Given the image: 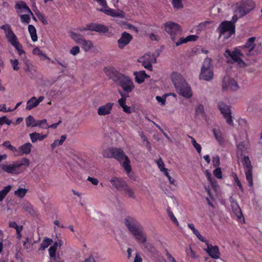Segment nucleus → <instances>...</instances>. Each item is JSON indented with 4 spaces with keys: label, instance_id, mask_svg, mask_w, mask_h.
<instances>
[{
    "label": "nucleus",
    "instance_id": "1",
    "mask_svg": "<svg viewBox=\"0 0 262 262\" xmlns=\"http://www.w3.org/2000/svg\"><path fill=\"white\" fill-rule=\"evenodd\" d=\"M103 154L105 157H113L118 160L126 171L127 176L130 178L131 177L132 168L130 165V160L121 149L109 148L107 150H105Z\"/></svg>",
    "mask_w": 262,
    "mask_h": 262
},
{
    "label": "nucleus",
    "instance_id": "2",
    "mask_svg": "<svg viewBox=\"0 0 262 262\" xmlns=\"http://www.w3.org/2000/svg\"><path fill=\"white\" fill-rule=\"evenodd\" d=\"M171 79L177 92L186 98H190L193 93L190 85L186 82L181 74L173 72L171 74Z\"/></svg>",
    "mask_w": 262,
    "mask_h": 262
},
{
    "label": "nucleus",
    "instance_id": "3",
    "mask_svg": "<svg viewBox=\"0 0 262 262\" xmlns=\"http://www.w3.org/2000/svg\"><path fill=\"white\" fill-rule=\"evenodd\" d=\"M126 226L139 243L144 244L146 241V235L143 232L141 224L135 219L127 217L124 221Z\"/></svg>",
    "mask_w": 262,
    "mask_h": 262
},
{
    "label": "nucleus",
    "instance_id": "4",
    "mask_svg": "<svg viewBox=\"0 0 262 262\" xmlns=\"http://www.w3.org/2000/svg\"><path fill=\"white\" fill-rule=\"evenodd\" d=\"M30 161L26 158H22L11 164L5 163L0 165L2 169L9 174H18L24 171V167H28Z\"/></svg>",
    "mask_w": 262,
    "mask_h": 262
},
{
    "label": "nucleus",
    "instance_id": "5",
    "mask_svg": "<svg viewBox=\"0 0 262 262\" xmlns=\"http://www.w3.org/2000/svg\"><path fill=\"white\" fill-rule=\"evenodd\" d=\"M220 37L225 43L228 42V39L235 32V26L231 21H224L218 28Z\"/></svg>",
    "mask_w": 262,
    "mask_h": 262
},
{
    "label": "nucleus",
    "instance_id": "6",
    "mask_svg": "<svg viewBox=\"0 0 262 262\" xmlns=\"http://www.w3.org/2000/svg\"><path fill=\"white\" fill-rule=\"evenodd\" d=\"M214 75L212 60L209 58H206L203 61L201 72L199 74V79L205 81H210Z\"/></svg>",
    "mask_w": 262,
    "mask_h": 262
},
{
    "label": "nucleus",
    "instance_id": "7",
    "mask_svg": "<svg viewBox=\"0 0 262 262\" xmlns=\"http://www.w3.org/2000/svg\"><path fill=\"white\" fill-rule=\"evenodd\" d=\"M224 55L229 62L236 63L241 67H243L245 65L243 60L244 55L237 49H235L232 52L227 50L225 52Z\"/></svg>",
    "mask_w": 262,
    "mask_h": 262
},
{
    "label": "nucleus",
    "instance_id": "8",
    "mask_svg": "<svg viewBox=\"0 0 262 262\" xmlns=\"http://www.w3.org/2000/svg\"><path fill=\"white\" fill-rule=\"evenodd\" d=\"M116 81L126 92H131L135 88L133 81L128 76L118 74Z\"/></svg>",
    "mask_w": 262,
    "mask_h": 262
},
{
    "label": "nucleus",
    "instance_id": "9",
    "mask_svg": "<svg viewBox=\"0 0 262 262\" xmlns=\"http://www.w3.org/2000/svg\"><path fill=\"white\" fill-rule=\"evenodd\" d=\"M243 165L244 171L246 177V180L249 185L251 187L253 186L252 179V169L253 167L251 165V161L248 156H244L242 160Z\"/></svg>",
    "mask_w": 262,
    "mask_h": 262
},
{
    "label": "nucleus",
    "instance_id": "10",
    "mask_svg": "<svg viewBox=\"0 0 262 262\" xmlns=\"http://www.w3.org/2000/svg\"><path fill=\"white\" fill-rule=\"evenodd\" d=\"M0 28L4 31L5 37L7 41L12 46H14L19 42L18 39L16 35L13 32L9 24L2 25Z\"/></svg>",
    "mask_w": 262,
    "mask_h": 262
},
{
    "label": "nucleus",
    "instance_id": "11",
    "mask_svg": "<svg viewBox=\"0 0 262 262\" xmlns=\"http://www.w3.org/2000/svg\"><path fill=\"white\" fill-rule=\"evenodd\" d=\"M88 30L105 33L108 31V28L107 27L103 25L92 23L77 29V31L79 32H83V31Z\"/></svg>",
    "mask_w": 262,
    "mask_h": 262
},
{
    "label": "nucleus",
    "instance_id": "12",
    "mask_svg": "<svg viewBox=\"0 0 262 262\" xmlns=\"http://www.w3.org/2000/svg\"><path fill=\"white\" fill-rule=\"evenodd\" d=\"M218 106L226 122L229 125L233 126V120L231 116V112L230 107L223 102H220Z\"/></svg>",
    "mask_w": 262,
    "mask_h": 262
},
{
    "label": "nucleus",
    "instance_id": "13",
    "mask_svg": "<svg viewBox=\"0 0 262 262\" xmlns=\"http://www.w3.org/2000/svg\"><path fill=\"white\" fill-rule=\"evenodd\" d=\"M139 61L142 62V65L145 69L151 71L152 64L157 62L156 57L154 54L146 53L142 57H140Z\"/></svg>",
    "mask_w": 262,
    "mask_h": 262
},
{
    "label": "nucleus",
    "instance_id": "14",
    "mask_svg": "<svg viewBox=\"0 0 262 262\" xmlns=\"http://www.w3.org/2000/svg\"><path fill=\"white\" fill-rule=\"evenodd\" d=\"M165 31L170 35L173 41H175L176 35L180 30V26L176 23L168 21L164 24Z\"/></svg>",
    "mask_w": 262,
    "mask_h": 262
},
{
    "label": "nucleus",
    "instance_id": "15",
    "mask_svg": "<svg viewBox=\"0 0 262 262\" xmlns=\"http://www.w3.org/2000/svg\"><path fill=\"white\" fill-rule=\"evenodd\" d=\"M255 6V3L252 1H248L242 3L238 6L236 12L241 16H244L252 10Z\"/></svg>",
    "mask_w": 262,
    "mask_h": 262
},
{
    "label": "nucleus",
    "instance_id": "16",
    "mask_svg": "<svg viewBox=\"0 0 262 262\" xmlns=\"http://www.w3.org/2000/svg\"><path fill=\"white\" fill-rule=\"evenodd\" d=\"M239 86L237 82L233 78L229 77H225L223 81V89L225 91L231 90L236 91Z\"/></svg>",
    "mask_w": 262,
    "mask_h": 262
},
{
    "label": "nucleus",
    "instance_id": "17",
    "mask_svg": "<svg viewBox=\"0 0 262 262\" xmlns=\"http://www.w3.org/2000/svg\"><path fill=\"white\" fill-rule=\"evenodd\" d=\"M206 245V248L204 249L205 251L212 258L217 259L220 258L221 254L219 248L217 246H213L209 244L207 241L205 243Z\"/></svg>",
    "mask_w": 262,
    "mask_h": 262
},
{
    "label": "nucleus",
    "instance_id": "18",
    "mask_svg": "<svg viewBox=\"0 0 262 262\" xmlns=\"http://www.w3.org/2000/svg\"><path fill=\"white\" fill-rule=\"evenodd\" d=\"M113 106L114 103L111 102L100 105L97 109L98 115L100 116L110 115L112 112Z\"/></svg>",
    "mask_w": 262,
    "mask_h": 262
},
{
    "label": "nucleus",
    "instance_id": "19",
    "mask_svg": "<svg viewBox=\"0 0 262 262\" xmlns=\"http://www.w3.org/2000/svg\"><path fill=\"white\" fill-rule=\"evenodd\" d=\"M133 38L132 36L127 33L123 32L121 37L118 40V47L120 49H123L125 46L127 45Z\"/></svg>",
    "mask_w": 262,
    "mask_h": 262
},
{
    "label": "nucleus",
    "instance_id": "20",
    "mask_svg": "<svg viewBox=\"0 0 262 262\" xmlns=\"http://www.w3.org/2000/svg\"><path fill=\"white\" fill-rule=\"evenodd\" d=\"M45 99L43 96H40L38 98H36L35 97H32L27 102L26 109L27 110H31L32 108L37 106L39 104L42 102Z\"/></svg>",
    "mask_w": 262,
    "mask_h": 262
},
{
    "label": "nucleus",
    "instance_id": "21",
    "mask_svg": "<svg viewBox=\"0 0 262 262\" xmlns=\"http://www.w3.org/2000/svg\"><path fill=\"white\" fill-rule=\"evenodd\" d=\"M110 181L112 186L118 191H122L123 187L126 183L122 178L116 177H112Z\"/></svg>",
    "mask_w": 262,
    "mask_h": 262
},
{
    "label": "nucleus",
    "instance_id": "22",
    "mask_svg": "<svg viewBox=\"0 0 262 262\" xmlns=\"http://www.w3.org/2000/svg\"><path fill=\"white\" fill-rule=\"evenodd\" d=\"M15 8L17 9V13L18 14L29 13L30 15L33 16V14L30 8L27 6L26 4L23 2L20 1L17 2Z\"/></svg>",
    "mask_w": 262,
    "mask_h": 262
},
{
    "label": "nucleus",
    "instance_id": "23",
    "mask_svg": "<svg viewBox=\"0 0 262 262\" xmlns=\"http://www.w3.org/2000/svg\"><path fill=\"white\" fill-rule=\"evenodd\" d=\"M231 203V208L234 214L236 215L239 221L243 222L244 221V218L243 216L241 209L237 203L234 200H232Z\"/></svg>",
    "mask_w": 262,
    "mask_h": 262
},
{
    "label": "nucleus",
    "instance_id": "24",
    "mask_svg": "<svg viewBox=\"0 0 262 262\" xmlns=\"http://www.w3.org/2000/svg\"><path fill=\"white\" fill-rule=\"evenodd\" d=\"M212 132L215 140L220 144L223 145L224 143V139L220 127L219 126H214L212 128Z\"/></svg>",
    "mask_w": 262,
    "mask_h": 262
},
{
    "label": "nucleus",
    "instance_id": "25",
    "mask_svg": "<svg viewBox=\"0 0 262 262\" xmlns=\"http://www.w3.org/2000/svg\"><path fill=\"white\" fill-rule=\"evenodd\" d=\"M107 6L105 8L103 7V8L98 9V10L100 11L103 12L106 14L111 16H118L120 17H124V13L122 11L120 12H116L112 9H106Z\"/></svg>",
    "mask_w": 262,
    "mask_h": 262
},
{
    "label": "nucleus",
    "instance_id": "26",
    "mask_svg": "<svg viewBox=\"0 0 262 262\" xmlns=\"http://www.w3.org/2000/svg\"><path fill=\"white\" fill-rule=\"evenodd\" d=\"M126 97L122 96V97L118 100V103L119 105L122 108L123 111L127 114H131L134 112V108L130 106H127L126 104Z\"/></svg>",
    "mask_w": 262,
    "mask_h": 262
},
{
    "label": "nucleus",
    "instance_id": "27",
    "mask_svg": "<svg viewBox=\"0 0 262 262\" xmlns=\"http://www.w3.org/2000/svg\"><path fill=\"white\" fill-rule=\"evenodd\" d=\"M30 140L32 143L41 141L47 137V135L34 132L29 134Z\"/></svg>",
    "mask_w": 262,
    "mask_h": 262
},
{
    "label": "nucleus",
    "instance_id": "28",
    "mask_svg": "<svg viewBox=\"0 0 262 262\" xmlns=\"http://www.w3.org/2000/svg\"><path fill=\"white\" fill-rule=\"evenodd\" d=\"M32 53L35 55L38 56L41 60H47L48 62H50L51 60V59L38 47H35L33 49Z\"/></svg>",
    "mask_w": 262,
    "mask_h": 262
},
{
    "label": "nucleus",
    "instance_id": "29",
    "mask_svg": "<svg viewBox=\"0 0 262 262\" xmlns=\"http://www.w3.org/2000/svg\"><path fill=\"white\" fill-rule=\"evenodd\" d=\"M32 145L30 142H27L23 145H21L18 150L21 153V155H29L31 151Z\"/></svg>",
    "mask_w": 262,
    "mask_h": 262
},
{
    "label": "nucleus",
    "instance_id": "30",
    "mask_svg": "<svg viewBox=\"0 0 262 262\" xmlns=\"http://www.w3.org/2000/svg\"><path fill=\"white\" fill-rule=\"evenodd\" d=\"M84 52H89L94 48L93 43L91 40H86L84 38L80 44Z\"/></svg>",
    "mask_w": 262,
    "mask_h": 262
},
{
    "label": "nucleus",
    "instance_id": "31",
    "mask_svg": "<svg viewBox=\"0 0 262 262\" xmlns=\"http://www.w3.org/2000/svg\"><path fill=\"white\" fill-rule=\"evenodd\" d=\"M187 226L200 241L203 243H206L207 241L206 239L203 236H202L200 233L199 231L196 229H195L193 224L188 223L187 224Z\"/></svg>",
    "mask_w": 262,
    "mask_h": 262
},
{
    "label": "nucleus",
    "instance_id": "32",
    "mask_svg": "<svg viewBox=\"0 0 262 262\" xmlns=\"http://www.w3.org/2000/svg\"><path fill=\"white\" fill-rule=\"evenodd\" d=\"M69 36L76 43L80 44L84 39V37L80 34L79 32L70 31Z\"/></svg>",
    "mask_w": 262,
    "mask_h": 262
},
{
    "label": "nucleus",
    "instance_id": "33",
    "mask_svg": "<svg viewBox=\"0 0 262 262\" xmlns=\"http://www.w3.org/2000/svg\"><path fill=\"white\" fill-rule=\"evenodd\" d=\"M136 81L138 83H142L147 77V75L144 71L139 72H134Z\"/></svg>",
    "mask_w": 262,
    "mask_h": 262
},
{
    "label": "nucleus",
    "instance_id": "34",
    "mask_svg": "<svg viewBox=\"0 0 262 262\" xmlns=\"http://www.w3.org/2000/svg\"><path fill=\"white\" fill-rule=\"evenodd\" d=\"M28 29L32 40L34 42L37 41L38 37L36 33V30L34 26L32 25H29Z\"/></svg>",
    "mask_w": 262,
    "mask_h": 262
},
{
    "label": "nucleus",
    "instance_id": "35",
    "mask_svg": "<svg viewBox=\"0 0 262 262\" xmlns=\"http://www.w3.org/2000/svg\"><path fill=\"white\" fill-rule=\"evenodd\" d=\"M255 37L250 38L245 45V50L248 51L249 53L252 51L254 48Z\"/></svg>",
    "mask_w": 262,
    "mask_h": 262
},
{
    "label": "nucleus",
    "instance_id": "36",
    "mask_svg": "<svg viewBox=\"0 0 262 262\" xmlns=\"http://www.w3.org/2000/svg\"><path fill=\"white\" fill-rule=\"evenodd\" d=\"M122 191H123L125 194L127 195L128 196L132 198H135L133 189L127 183L125 184Z\"/></svg>",
    "mask_w": 262,
    "mask_h": 262
},
{
    "label": "nucleus",
    "instance_id": "37",
    "mask_svg": "<svg viewBox=\"0 0 262 262\" xmlns=\"http://www.w3.org/2000/svg\"><path fill=\"white\" fill-rule=\"evenodd\" d=\"M21 208L25 211L28 212L31 214L34 213L35 211L32 205L28 202H24L21 204Z\"/></svg>",
    "mask_w": 262,
    "mask_h": 262
},
{
    "label": "nucleus",
    "instance_id": "38",
    "mask_svg": "<svg viewBox=\"0 0 262 262\" xmlns=\"http://www.w3.org/2000/svg\"><path fill=\"white\" fill-rule=\"evenodd\" d=\"M26 126L29 127H36L37 120L31 115H29L25 119Z\"/></svg>",
    "mask_w": 262,
    "mask_h": 262
},
{
    "label": "nucleus",
    "instance_id": "39",
    "mask_svg": "<svg viewBox=\"0 0 262 262\" xmlns=\"http://www.w3.org/2000/svg\"><path fill=\"white\" fill-rule=\"evenodd\" d=\"M67 138V136L66 135H62L60 137V139H56L54 141V142L51 144V147L52 149H54L56 147H58L63 144L64 141L66 140Z\"/></svg>",
    "mask_w": 262,
    "mask_h": 262
},
{
    "label": "nucleus",
    "instance_id": "40",
    "mask_svg": "<svg viewBox=\"0 0 262 262\" xmlns=\"http://www.w3.org/2000/svg\"><path fill=\"white\" fill-rule=\"evenodd\" d=\"M156 163L160 171L162 172L164 174L168 172V169L165 167V164L161 158L156 160Z\"/></svg>",
    "mask_w": 262,
    "mask_h": 262
},
{
    "label": "nucleus",
    "instance_id": "41",
    "mask_svg": "<svg viewBox=\"0 0 262 262\" xmlns=\"http://www.w3.org/2000/svg\"><path fill=\"white\" fill-rule=\"evenodd\" d=\"M11 186L8 185L0 191V202H2L4 200L5 196L11 189Z\"/></svg>",
    "mask_w": 262,
    "mask_h": 262
},
{
    "label": "nucleus",
    "instance_id": "42",
    "mask_svg": "<svg viewBox=\"0 0 262 262\" xmlns=\"http://www.w3.org/2000/svg\"><path fill=\"white\" fill-rule=\"evenodd\" d=\"M28 190L24 188H19L14 191V195L19 198H23L26 194Z\"/></svg>",
    "mask_w": 262,
    "mask_h": 262
},
{
    "label": "nucleus",
    "instance_id": "43",
    "mask_svg": "<svg viewBox=\"0 0 262 262\" xmlns=\"http://www.w3.org/2000/svg\"><path fill=\"white\" fill-rule=\"evenodd\" d=\"M20 15V18L21 22L23 24H28L30 22V15L29 13L21 14Z\"/></svg>",
    "mask_w": 262,
    "mask_h": 262
},
{
    "label": "nucleus",
    "instance_id": "44",
    "mask_svg": "<svg viewBox=\"0 0 262 262\" xmlns=\"http://www.w3.org/2000/svg\"><path fill=\"white\" fill-rule=\"evenodd\" d=\"M58 246V244L57 243H55L53 244V245H52L51 247H50V248L49 249V255L51 258H55L56 252Z\"/></svg>",
    "mask_w": 262,
    "mask_h": 262
},
{
    "label": "nucleus",
    "instance_id": "45",
    "mask_svg": "<svg viewBox=\"0 0 262 262\" xmlns=\"http://www.w3.org/2000/svg\"><path fill=\"white\" fill-rule=\"evenodd\" d=\"M48 125L47 120L46 119L37 120L36 127L37 126L40 128L45 129L47 128Z\"/></svg>",
    "mask_w": 262,
    "mask_h": 262
},
{
    "label": "nucleus",
    "instance_id": "46",
    "mask_svg": "<svg viewBox=\"0 0 262 262\" xmlns=\"http://www.w3.org/2000/svg\"><path fill=\"white\" fill-rule=\"evenodd\" d=\"M36 15H37L38 18L41 21V23L43 25H47L48 24V21L43 14L40 12L37 9L34 11Z\"/></svg>",
    "mask_w": 262,
    "mask_h": 262
},
{
    "label": "nucleus",
    "instance_id": "47",
    "mask_svg": "<svg viewBox=\"0 0 262 262\" xmlns=\"http://www.w3.org/2000/svg\"><path fill=\"white\" fill-rule=\"evenodd\" d=\"M24 63L25 65V70L26 72L32 73L33 71H35L34 69V66L32 64H31V63L28 60H25Z\"/></svg>",
    "mask_w": 262,
    "mask_h": 262
},
{
    "label": "nucleus",
    "instance_id": "48",
    "mask_svg": "<svg viewBox=\"0 0 262 262\" xmlns=\"http://www.w3.org/2000/svg\"><path fill=\"white\" fill-rule=\"evenodd\" d=\"M52 243V240L49 238L45 239L40 245V249L42 250L48 247Z\"/></svg>",
    "mask_w": 262,
    "mask_h": 262
},
{
    "label": "nucleus",
    "instance_id": "49",
    "mask_svg": "<svg viewBox=\"0 0 262 262\" xmlns=\"http://www.w3.org/2000/svg\"><path fill=\"white\" fill-rule=\"evenodd\" d=\"M10 63L12 66V68L14 71H18L20 69L19 62L17 59H12L10 60Z\"/></svg>",
    "mask_w": 262,
    "mask_h": 262
},
{
    "label": "nucleus",
    "instance_id": "50",
    "mask_svg": "<svg viewBox=\"0 0 262 262\" xmlns=\"http://www.w3.org/2000/svg\"><path fill=\"white\" fill-rule=\"evenodd\" d=\"M192 144L194 148L196 150L199 154H200L202 150L201 146L200 144L198 143L196 140L192 137H190Z\"/></svg>",
    "mask_w": 262,
    "mask_h": 262
},
{
    "label": "nucleus",
    "instance_id": "51",
    "mask_svg": "<svg viewBox=\"0 0 262 262\" xmlns=\"http://www.w3.org/2000/svg\"><path fill=\"white\" fill-rule=\"evenodd\" d=\"M15 49L17 50L19 55L21 56L25 54V52L23 50L22 45L19 42L13 46Z\"/></svg>",
    "mask_w": 262,
    "mask_h": 262
},
{
    "label": "nucleus",
    "instance_id": "52",
    "mask_svg": "<svg viewBox=\"0 0 262 262\" xmlns=\"http://www.w3.org/2000/svg\"><path fill=\"white\" fill-rule=\"evenodd\" d=\"M172 4L174 8L177 9H181L183 7L181 0H172Z\"/></svg>",
    "mask_w": 262,
    "mask_h": 262
},
{
    "label": "nucleus",
    "instance_id": "53",
    "mask_svg": "<svg viewBox=\"0 0 262 262\" xmlns=\"http://www.w3.org/2000/svg\"><path fill=\"white\" fill-rule=\"evenodd\" d=\"M158 103L161 106H164L166 104V100L163 96H157L155 97Z\"/></svg>",
    "mask_w": 262,
    "mask_h": 262
},
{
    "label": "nucleus",
    "instance_id": "54",
    "mask_svg": "<svg viewBox=\"0 0 262 262\" xmlns=\"http://www.w3.org/2000/svg\"><path fill=\"white\" fill-rule=\"evenodd\" d=\"M195 113L197 115L203 116L204 115V106L199 105L195 108Z\"/></svg>",
    "mask_w": 262,
    "mask_h": 262
},
{
    "label": "nucleus",
    "instance_id": "55",
    "mask_svg": "<svg viewBox=\"0 0 262 262\" xmlns=\"http://www.w3.org/2000/svg\"><path fill=\"white\" fill-rule=\"evenodd\" d=\"M212 164L214 167H217L220 165V159L219 156H214L212 157Z\"/></svg>",
    "mask_w": 262,
    "mask_h": 262
},
{
    "label": "nucleus",
    "instance_id": "56",
    "mask_svg": "<svg viewBox=\"0 0 262 262\" xmlns=\"http://www.w3.org/2000/svg\"><path fill=\"white\" fill-rule=\"evenodd\" d=\"M80 53V48L75 46L73 47L70 50V53L73 56H76Z\"/></svg>",
    "mask_w": 262,
    "mask_h": 262
},
{
    "label": "nucleus",
    "instance_id": "57",
    "mask_svg": "<svg viewBox=\"0 0 262 262\" xmlns=\"http://www.w3.org/2000/svg\"><path fill=\"white\" fill-rule=\"evenodd\" d=\"M213 173L216 178L219 179L222 178V172L220 168L218 167L214 169L213 171Z\"/></svg>",
    "mask_w": 262,
    "mask_h": 262
},
{
    "label": "nucleus",
    "instance_id": "58",
    "mask_svg": "<svg viewBox=\"0 0 262 262\" xmlns=\"http://www.w3.org/2000/svg\"><path fill=\"white\" fill-rule=\"evenodd\" d=\"M3 145L5 147L9 148L10 150L12 151L13 152H16L17 151L16 148L11 145L10 142L9 141H5V142H4Z\"/></svg>",
    "mask_w": 262,
    "mask_h": 262
},
{
    "label": "nucleus",
    "instance_id": "59",
    "mask_svg": "<svg viewBox=\"0 0 262 262\" xmlns=\"http://www.w3.org/2000/svg\"><path fill=\"white\" fill-rule=\"evenodd\" d=\"M9 226L15 229L16 231H21L23 229V227L21 226H18L17 223L14 222H10Z\"/></svg>",
    "mask_w": 262,
    "mask_h": 262
},
{
    "label": "nucleus",
    "instance_id": "60",
    "mask_svg": "<svg viewBox=\"0 0 262 262\" xmlns=\"http://www.w3.org/2000/svg\"><path fill=\"white\" fill-rule=\"evenodd\" d=\"M168 215L170 217V219L171 220V221L177 226H179V222L174 215L173 213L170 210L168 211Z\"/></svg>",
    "mask_w": 262,
    "mask_h": 262
},
{
    "label": "nucleus",
    "instance_id": "61",
    "mask_svg": "<svg viewBox=\"0 0 262 262\" xmlns=\"http://www.w3.org/2000/svg\"><path fill=\"white\" fill-rule=\"evenodd\" d=\"M199 38V36L195 35H190L186 37L187 42L194 41Z\"/></svg>",
    "mask_w": 262,
    "mask_h": 262
},
{
    "label": "nucleus",
    "instance_id": "62",
    "mask_svg": "<svg viewBox=\"0 0 262 262\" xmlns=\"http://www.w3.org/2000/svg\"><path fill=\"white\" fill-rule=\"evenodd\" d=\"M87 180L90 182L94 185H97L99 183V181L97 179L91 177H89Z\"/></svg>",
    "mask_w": 262,
    "mask_h": 262
},
{
    "label": "nucleus",
    "instance_id": "63",
    "mask_svg": "<svg viewBox=\"0 0 262 262\" xmlns=\"http://www.w3.org/2000/svg\"><path fill=\"white\" fill-rule=\"evenodd\" d=\"M174 42H175L176 45L177 46H179L183 43L187 42L186 40V37L185 38L181 37V38H179L177 41H175Z\"/></svg>",
    "mask_w": 262,
    "mask_h": 262
},
{
    "label": "nucleus",
    "instance_id": "64",
    "mask_svg": "<svg viewBox=\"0 0 262 262\" xmlns=\"http://www.w3.org/2000/svg\"><path fill=\"white\" fill-rule=\"evenodd\" d=\"M205 174L208 179V180L212 184H213V179L212 177L211 173L208 170H206L205 171Z\"/></svg>",
    "mask_w": 262,
    "mask_h": 262
}]
</instances>
